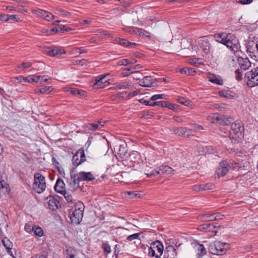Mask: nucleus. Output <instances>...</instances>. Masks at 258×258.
Instances as JSON below:
<instances>
[{
	"label": "nucleus",
	"instance_id": "1",
	"mask_svg": "<svg viewBox=\"0 0 258 258\" xmlns=\"http://www.w3.org/2000/svg\"><path fill=\"white\" fill-rule=\"evenodd\" d=\"M106 121L104 120H98V149L101 154L106 155L109 150L108 141L106 139L108 133L105 130H100L99 128L104 126Z\"/></svg>",
	"mask_w": 258,
	"mask_h": 258
},
{
	"label": "nucleus",
	"instance_id": "2",
	"mask_svg": "<svg viewBox=\"0 0 258 258\" xmlns=\"http://www.w3.org/2000/svg\"><path fill=\"white\" fill-rule=\"evenodd\" d=\"M229 247V244L227 243L215 241L210 244L208 250L212 254L221 255L226 253Z\"/></svg>",
	"mask_w": 258,
	"mask_h": 258
},
{
	"label": "nucleus",
	"instance_id": "3",
	"mask_svg": "<svg viewBox=\"0 0 258 258\" xmlns=\"http://www.w3.org/2000/svg\"><path fill=\"white\" fill-rule=\"evenodd\" d=\"M84 208L85 206L82 202L79 201L75 204V210L70 216L72 223L76 224L80 223L83 216Z\"/></svg>",
	"mask_w": 258,
	"mask_h": 258
},
{
	"label": "nucleus",
	"instance_id": "4",
	"mask_svg": "<svg viewBox=\"0 0 258 258\" xmlns=\"http://www.w3.org/2000/svg\"><path fill=\"white\" fill-rule=\"evenodd\" d=\"M164 246L158 240L152 242L148 249V254L152 258H160L162 255Z\"/></svg>",
	"mask_w": 258,
	"mask_h": 258
},
{
	"label": "nucleus",
	"instance_id": "5",
	"mask_svg": "<svg viewBox=\"0 0 258 258\" xmlns=\"http://www.w3.org/2000/svg\"><path fill=\"white\" fill-rule=\"evenodd\" d=\"M224 45L234 52H237L240 48V44L238 39L234 34L232 33L226 34L225 38Z\"/></svg>",
	"mask_w": 258,
	"mask_h": 258
},
{
	"label": "nucleus",
	"instance_id": "6",
	"mask_svg": "<svg viewBox=\"0 0 258 258\" xmlns=\"http://www.w3.org/2000/svg\"><path fill=\"white\" fill-rule=\"evenodd\" d=\"M33 189L38 194H41L46 188L45 177L40 173L34 174V182L33 184Z\"/></svg>",
	"mask_w": 258,
	"mask_h": 258
},
{
	"label": "nucleus",
	"instance_id": "7",
	"mask_svg": "<svg viewBox=\"0 0 258 258\" xmlns=\"http://www.w3.org/2000/svg\"><path fill=\"white\" fill-rule=\"evenodd\" d=\"M174 170L167 165H161L159 169L153 170L150 173H145L148 177L156 176L157 175L172 176L174 174Z\"/></svg>",
	"mask_w": 258,
	"mask_h": 258
},
{
	"label": "nucleus",
	"instance_id": "8",
	"mask_svg": "<svg viewBox=\"0 0 258 258\" xmlns=\"http://www.w3.org/2000/svg\"><path fill=\"white\" fill-rule=\"evenodd\" d=\"M244 78L247 80L248 87L258 86V67L252 69L250 71L245 73Z\"/></svg>",
	"mask_w": 258,
	"mask_h": 258
},
{
	"label": "nucleus",
	"instance_id": "9",
	"mask_svg": "<svg viewBox=\"0 0 258 258\" xmlns=\"http://www.w3.org/2000/svg\"><path fill=\"white\" fill-rule=\"evenodd\" d=\"M140 154L137 151H133L126 159L123 160L122 163L125 166L133 167L136 163H139Z\"/></svg>",
	"mask_w": 258,
	"mask_h": 258
},
{
	"label": "nucleus",
	"instance_id": "10",
	"mask_svg": "<svg viewBox=\"0 0 258 258\" xmlns=\"http://www.w3.org/2000/svg\"><path fill=\"white\" fill-rule=\"evenodd\" d=\"M231 169V166L226 161H223L219 163L216 170V174L219 178L226 175Z\"/></svg>",
	"mask_w": 258,
	"mask_h": 258
},
{
	"label": "nucleus",
	"instance_id": "11",
	"mask_svg": "<svg viewBox=\"0 0 258 258\" xmlns=\"http://www.w3.org/2000/svg\"><path fill=\"white\" fill-rule=\"evenodd\" d=\"M243 126L239 122H235L231 125V135H234L237 138H241L243 136Z\"/></svg>",
	"mask_w": 258,
	"mask_h": 258
},
{
	"label": "nucleus",
	"instance_id": "12",
	"mask_svg": "<svg viewBox=\"0 0 258 258\" xmlns=\"http://www.w3.org/2000/svg\"><path fill=\"white\" fill-rule=\"evenodd\" d=\"M85 160L86 157L84 151L82 149H80L73 156L72 163L75 167H77Z\"/></svg>",
	"mask_w": 258,
	"mask_h": 258
},
{
	"label": "nucleus",
	"instance_id": "13",
	"mask_svg": "<svg viewBox=\"0 0 258 258\" xmlns=\"http://www.w3.org/2000/svg\"><path fill=\"white\" fill-rule=\"evenodd\" d=\"M212 122L220 124L226 125L230 122L229 118L225 117L223 114L219 113H214L212 116Z\"/></svg>",
	"mask_w": 258,
	"mask_h": 258
},
{
	"label": "nucleus",
	"instance_id": "14",
	"mask_svg": "<svg viewBox=\"0 0 258 258\" xmlns=\"http://www.w3.org/2000/svg\"><path fill=\"white\" fill-rule=\"evenodd\" d=\"M71 177L68 180L69 185L71 190H75L79 187L80 180L78 178V176L73 170L71 171Z\"/></svg>",
	"mask_w": 258,
	"mask_h": 258
},
{
	"label": "nucleus",
	"instance_id": "15",
	"mask_svg": "<svg viewBox=\"0 0 258 258\" xmlns=\"http://www.w3.org/2000/svg\"><path fill=\"white\" fill-rule=\"evenodd\" d=\"M114 152L122 159H123L126 155L127 149L125 144H120L117 143L114 146Z\"/></svg>",
	"mask_w": 258,
	"mask_h": 258
},
{
	"label": "nucleus",
	"instance_id": "16",
	"mask_svg": "<svg viewBox=\"0 0 258 258\" xmlns=\"http://www.w3.org/2000/svg\"><path fill=\"white\" fill-rule=\"evenodd\" d=\"M218 226L213 223L204 224L199 226L198 229L201 231H211L213 236L216 235L218 232L215 230Z\"/></svg>",
	"mask_w": 258,
	"mask_h": 258
},
{
	"label": "nucleus",
	"instance_id": "17",
	"mask_svg": "<svg viewBox=\"0 0 258 258\" xmlns=\"http://www.w3.org/2000/svg\"><path fill=\"white\" fill-rule=\"evenodd\" d=\"M139 84L144 87H150L156 85V81L152 77L146 76L140 80Z\"/></svg>",
	"mask_w": 258,
	"mask_h": 258
},
{
	"label": "nucleus",
	"instance_id": "18",
	"mask_svg": "<svg viewBox=\"0 0 258 258\" xmlns=\"http://www.w3.org/2000/svg\"><path fill=\"white\" fill-rule=\"evenodd\" d=\"M198 44L204 52L208 54L210 51V44L209 40L205 38H201L198 41Z\"/></svg>",
	"mask_w": 258,
	"mask_h": 258
},
{
	"label": "nucleus",
	"instance_id": "19",
	"mask_svg": "<svg viewBox=\"0 0 258 258\" xmlns=\"http://www.w3.org/2000/svg\"><path fill=\"white\" fill-rule=\"evenodd\" d=\"M47 199H49L47 202L49 209L55 211L60 206L59 201L56 198L50 196Z\"/></svg>",
	"mask_w": 258,
	"mask_h": 258
},
{
	"label": "nucleus",
	"instance_id": "20",
	"mask_svg": "<svg viewBox=\"0 0 258 258\" xmlns=\"http://www.w3.org/2000/svg\"><path fill=\"white\" fill-rule=\"evenodd\" d=\"M176 255V249L173 245H170L165 250L164 258H175Z\"/></svg>",
	"mask_w": 258,
	"mask_h": 258
},
{
	"label": "nucleus",
	"instance_id": "21",
	"mask_svg": "<svg viewBox=\"0 0 258 258\" xmlns=\"http://www.w3.org/2000/svg\"><path fill=\"white\" fill-rule=\"evenodd\" d=\"M237 62L241 70H246L251 66V62L247 57H238Z\"/></svg>",
	"mask_w": 258,
	"mask_h": 258
},
{
	"label": "nucleus",
	"instance_id": "22",
	"mask_svg": "<svg viewBox=\"0 0 258 258\" xmlns=\"http://www.w3.org/2000/svg\"><path fill=\"white\" fill-rule=\"evenodd\" d=\"M108 76V74H106L98 76V89L103 88L109 85V79L107 78Z\"/></svg>",
	"mask_w": 258,
	"mask_h": 258
},
{
	"label": "nucleus",
	"instance_id": "23",
	"mask_svg": "<svg viewBox=\"0 0 258 258\" xmlns=\"http://www.w3.org/2000/svg\"><path fill=\"white\" fill-rule=\"evenodd\" d=\"M80 181H92L95 179V177L89 172H80L78 174H77Z\"/></svg>",
	"mask_w": 258,
	"mask_h": 258
},
{
	"label": "nucleus",
	"instance_id": "24",
	"mask_svg": "<svg viewBox=\"0 0 258 258\" xmlns=\"http://www.w3.org/2000/svg\"><path fill=\"white\" fill-rule=\"evenodd\" d=\"M64 186L65 184L63 180L60 178H58L54 186V189L56 192L62 194L66 191Z\"/></svg>",
	"mask_w": 258,
	"mask_h": 258
},
{
	"label": "nucleus",
	"instance_id": "25",
	"mask_svg": "<svg viewBox=\"0 0 258 258\" xmlns=\"http://www.w3.org/2000/svg\"><path fill=\"white\" fill-rule=\"evenodd\" d=\"M2 242L5 247L6 248L8 253L14 257L13 254L11 250L13 247L12 242H11L10 240L7 237H5L3 239Z\"/></svg>",
	"mask_w": 258,
	"mask_h": 258
},
{
	"label": "nucleus",
	"instance_id": "26",
	"mask_svg": "<svg viewBox=\"0 0 258 258\" xmlns=\"http://www.w3.org/2000/svg\"><path fill=\"white\" fill-rule=\"evenodd\" d=\"M247 51L250 53H252L255 56L254 54L256 53L257 51V43H254L253 41H249L246 45Z\"/></svg>",
	"mask_w": 258,
	"mask_h": 258
},
{
	"label": "nucleus",
	"instance_id": "27",
	"mask_svg": "<svg viewBox=\"0 0 258 258\" xmlns=\"http://www.w3.org/2000/svg\"><path fill=\"white\" fill-rule=\"evenodd\" d=\"M209 81L213 83L219 85H222L223 84V79L219 76L212 75L209 77Z\"/></svg>",
	"mask_w": 258,
	"mask_h": 258
},
{
	"label": "nucleus",
	"instance_id": "28",
	"mask_svg": "<svg viewBox=\"0 0 258 258\" xmlns=\"http://www.w3.org/2000/svg\"><path fill=\"white\" fill-rule=\"evenodd\" d=\"M134 33L135 34H138L144 38H151L150 33L149 32L141 28H136L134 30Z\"/></svg>",
	"mask_w": 258,
	"mask_h": 258
},
{
	"label": "nucleus",
	"instance_id": "29",
	"mask_svg": "<svg viewBox=\"0 0 258 258\" xmlns=\"http://www.w3.org/2000/svg\"><path fill=\"white\" fill-rule=\"evenodd\" d=\"M115 86L117 89H130L133 87L132 83H128L126 82L116 83L115 84Z\"/></svg>",
	"mask_w": 258,
	"mask_h": 258
},
{
	"label": "nucleus",
	"instance_id": "30",
	"mask_svg": "<svg viewBox=\"0 0 258 258\" xmlns=\"http://www.w3.org/2000/svg\"><path fill=\"white\" fill-rule=\"evenodd\" d=\"M153 104H154V106H158L162 107H167L170 109H173L174 106L172 104L170 103L169 102L161 101L154 102Z\"/></svg>",
	"mask_w": 258,
	"mask_h": 258
},
{
	"label": "nucleus",
	"instance_id": "31",
	"mask_svg": "<svg viewBox=\"0 0 258 258\" xmlns=\"http://www.w3.org/2000/svg\"><path fill=\"white\" fill-rule=\"evenodd\" d=\"M219 95L223 97L228 99H231L234 97L233 93L229 90H221L218 92Z\"/></svg>",
	"mask_w": 258,
	"mask_h": 258
},
{
	"label": "nucleus",
	"instance_id": "32",
	"mask_svg": "<svg viewBox=\"0 0 258 258\" xmlns=\"http://www.w3.org/2000/svg\"><path fill=\"white\" fill-rule=\"evenodd\" d=\"M47 53L50 55L55 56L57 55H60L62 53H66V51L58 48H54L51 49H49L47 51Z\"/></svg>",
	"mask_w": 258,
	"mask_h": 258
},
{
	"label": "nucleus",
	"instance_id": "33",
	"mask_svg": "<svg viewBox=\"0 0 258 258\" xmlns=\"http://www.w3.org/2000/svg\"><path fill=\"white\" fill-rule=\"evenodd\" d=\"M184 131H185V127H173L171 130L173 133L179 136H184Z\"/></svg>",
	"mask_w": 258,
	"mask_h": 258
},
{
	"label": "nucleus",
	"instance_id": "34",
	"mask_svg": "<svg viewBox=\"0 0 258 258\" xmlns=\"http://www.w3.org/2000/svg\"><path fill=\"white\" fill-rule=\"evenodd\" d=\"M226 37V34H216L214 35L216 41L217 42L220 43L224 45L225 41V38Z\"/></svg>",
	"mask_w": 258,
	"mask_h": 258
},
{
	"label": "nucleus",
	"instance_id": "35",
	"mask_svg": "<svg viewBox=\"0 0 258 258\" xmlns=\"http://www.w3.org/2000/svg\"><path fill=\"white\" fill-rule=\"evenodd\" d=\"M32 230L34 232L35 235L39 237H41L43 235V231L40 227L34 225L32 227Z\"/></svg>",
	"mask_w": 258,
	"mask_h": 258
},
{
	"label": "nucleus",
	"instance_id": "36",
	"mask_svg": "<svg viewBox=\"0 0 258 258\" xmlns=\"http://www.w3.org/2000/svg\"><path fill=\"white\" fill-rule=\"evenodd\" d=\"M32 12L33 13L36 14L38 16L40 17L45 18L47 11L42 10L41 9L33 10Z\"/></svg>",
	"mask_w": 258,
	"mask_h": 258
},
{
	"label": "nucleus",
	"instance_id": "37",
	"mask_svg": "<svg viewBox=\"0 0 258 258\" xmlns=\"http://www.w3.org/2000/svg\"><path fill=\"white\" fill-rule=\"evenodd\" d=\"M101 247L103 249V252L105 254H107L109 253L111 251L110 246L107 242L103 243Z\"/></svg>",
	"mask_w": 258,
	"mask_h": 258
},
{
	"label": "nucleus",
	"instance_id": "38",
	"mask_svg": "<svg viewBox=\"0 0 258 258\" xmlns=\"http://www.w3.org/2000/svg\"><path fill=\"white\" fill-rule=\"evenodd\" d=\"M167 95L165 94H156L151 97V101H156L158 99H166Z\"/></svg>",
	"mask_w": 258,
	"mask_h": 258
},
{
	"label": "nucleus",
	"instance_id": "39",
	"mask_svg": "<svg viewBox=\"0 0 258 258\" xmlns=\"http://www.w3.org/2000/svg\"><path fill=\"white\" fill-rule=\"evenodd\" d=\"M115 40L116 43H119L123 46H128V43H130V42L127 41L126 39L123 38H117Z\"/></svg>",
	"mask_w": 258,
	"mask_h": 258
},
{
	"label": "nucleus",
	"instance_id": "40",
	"mask_svg": "<svg viewBox=\"0 0 258 258\" xmlns=\"http://www.w3.org/2000/svg\"><path fill=\"white\" fill-rule=\"evenodd\" d=\"M71 93L72 94L76 95L78 94L80 96H84L85 95L86 92L82 90H78L76 89H72L71 90Z\"/></svg>",
	"mask_w": 258,
	"mask_h": 258
},
{
	"label": "nucleus",
	"instance_id": "41",
	"mask_svg": "<svg viewBox=\"0 0 258 258\" xmlns=\"http://www.w3.org/2000/svg\"><path fill=\"white\" fill-rule=\"evenodd\" d=\"M52 90L51 87L45 86L39 90V91L41 94H48Z\"/></svg>",
	"mask_w": 258,
	"mask_h": 258
},
{
	"label": "nucleus",
	"instance_id": "42",
	"mask_svg": "<svg viewBox=\"0 0 258 258\" xmlns=\"http://www.w3.org/2000/svg\"><path fill=\"white\" fill-rule=\"evenodd\" d=\"M198 254L201 256H203L206 253V249L203 244H199Z\"/></svg>",
	"mask_w": 258,
	"mask_h": 258
},
{
	"label": "nucleus",
	"instance_id": "43",
	"mask_svg": "<svg viewBox=\"0 0 258 258\" xmlns=\"http://www.w3.org/2000/svg\"><path fill=\"white\" fill-rule=\"evenodd\" d=\"M178 102L186 106H189L190 104V101L188 100H187L186 99L184 98V97H181L178 98Z\"/></svg>",
	"mask_w": 258,
	"mask_h": 258
},
{
	"label": "nucleus",
	"instance_id": "44",
	"mask_svg": "<svg viewBox=\"0 0 258 258\" xmlns=\"http://www.w3.org/2000/svg\"><path fill=\"white\" fill-rule=\"evenodd\" d=\"M56 14L62 16H67L70 15V13L68 12L61 9H56Z\"/></svg>",
	"mask_w": 258,
	"mask_h": 258
},
{
	"label": "nucleus",
	"instance_id": "45",
	"mask_svg": "<svg viewBox=\"0 0 258 258\" xmlns=\"http://www.w3.org/2000/svg\"><path fill=\"white\" fill-rule=\"evenodd\" d=\"M127 194L128 196V197L131 198H140L141 197V194L137 192L136 191H127Z\"/></svg>",
	"mask_w": 258,
	"mask_h": 258
},
{
	"label": "nucleus",
	"instance_id": "46",
	"mask_svg": "<svg viewBox=\"0 0 258 258\" xmlns=\"http://www.w3.org/2000/svg\"><path fill=\"white\" fill-rule=\"evenodd\" d=\"M153 101H151V100H146L143 98L139 100V102L141 103H143V104H145L146 105H149V106H154V104H153L154 103V102H153Z\"/></svg>",
	"mask_w": 258,
	"mask_h": 258
},
{
	"label": "nucleus",
	"instance_id": "47",
	"mask_svg": "<svg viewBox=\"0 0 258 258\" xmlns=\"http://www.w3.org/2000/svg\"><path fill=\"white\" fill-rule=\"evenodd\" d=\"M32 65V63L30 62H23L20 66H18V69L21 70H25L26 69L30 68Z\"/></svg>",
	"mask_w": 258,
	"mask_h": 258
},
{
	"label": "nucleus",
	"instance_id": "48",
	"mask_svg": "<svg viewBox=\"0 0 258 258\" xmlns=\"http://www.w3.org/2000/svg\"><path fill=\"white\" fill-rule=\"evenodd\" d=\"M142 68V66H141L140 64H137L134 67L130 68V70L128 71H131L133 72L134 73H139L140 72L139 70Z\"/></svg>",
	"mask_w": 258,
	"mask_h": 258
},
{
	"label": "nucleus",
	"instance_id": "49",
	"mask_svg": "<svg viewBox=\"0 0 258 258\" xmlns=\"http://www.w3.org/2000/svg\"><path fill=\"white\" fill-rule=\"evenodd\" d=\"M202 189L203 190H210L212 189L213 186V185L212 183H207L205 184H201Z\"/></svg>",
	"mask_w": 258,
	"mask_h": 258
},
{
	"label": "nucleus",
	"instance_id": "50",
	"mask_svg": "<svg viewBox=\"0 0 258 258\" xmlns=\"http://www.w3.org/2000/svg\"><path fill=\"white\" fill-rule=\"evenodd\" d=\"M61 194L64 196L65 199L68 202H72V201H73L72 196L68 192L65 191L64 192L62 193Z\"/></svg>",
	"mask_w": 258,
	"mask_h": 258
},
{
	"label": "nucleus",
	"instance_id": "51",
	"mask_svg": "<svg viewBox=\"0 0 258 258\" xmlns=\"http://www.w3.org/2000/svg\"><path fill=\"white\" fill-rule=\"evenodd\" d=\"M140 236V233H135L132 235L128 236L126 238V240L128 241H132L134 239H138Z\"/></svg>",
	"mask_w": 258,
	"mask_h": 258
},
{
	"label": "nucleus",
	"instance_id": "52",
	"mask_svg": "<svg viewBox=\"0 0 258 258\" xmlns=\"http://www.w3.org/2000/svg\"><path fill=\"white\" fill-rule=\"evenodd\" d=\"M131 61L127 59H122L118 61L117 64L119 66H127V64H130Z\"/></svg>",
	"mask_w": 258,
	"mask_h": 258
},
{
	"label": "nucleus",
	"instance_id": "53",
	"mask_svg": "<svg viewBox=\"0 0 258 258\" xmlns=\"http://www.w3.org/2000/svg\"><path fill=\"white\" fill-rule=\"evenodd\" d=\"M185 135H184V137H188L191 135H193V133L195 132L193 130L189 129L185 127V131H184Z\"/></svg>",
	"mask_w": 258,
	"mask_h": 258
},
{
	"label": "nucleus",
	"instance_id": "54",
	"mask_svg": "<svg viewBox=\"0 0 258 258\" xmlns=\"http://www.w3.org/2000/svg\"><path fill=\"white\" fill-rule=\"evenodd\" d=\"M191 71H192V69L190 70L189 69H188L187 68H184L181 69L180 70V72L181 74H184L186 75H190L191 73Z\"/></svg>",
	"mask_w": 258,
	"mask_h": 258
},
{
	"label": "nucleus",
	"instance_id": "55",
	"mask_svg": "<svg viewBox=\"0 0 258 258\" xmlns=\"http://www.w3.org/2000/svg\"><path fill=\"white\" fill-rule=\"evenodd\" d=\"M129 70H130V68L129 69H124L122 71V74L123 75V76H127L128 75H130L131 74H133V72L131 71H128Z\"/></svg>",
	"mask_w": 258,
	"mask_h": 258
},
{
	"label": "nucleus",
	"instance_id": "56",
	"mask_svg": "<svg viewBox=\"0 0 258 258\" xmlns=\"http://www.w3.org/2000/svg\"><path fill=\"white\" fill-rule=\"evenodd\" d=\"M200 60V59H199V58H190L189 59V63H190L191 64L197 66L198 64L200 63V62H199Z\"/></svg>",
	"mask_w": 258,
	"mask_h": 258
},
{
	"label": "nucleus",
	"instance_id": "57",
	"mask_svg": "<svg viewBox=\"0 0 258 258\" xmlns=\"http://www.w3.org/2000/svg\"><path fill=\"white\" fill-rule=\"evenodd\" d=\"M235 74L236 80H237L238 81H240L242 79L241 72H240L239 69H237L236 70Z\"/></svg>",
	"mask_w": 258,
	"mask_h": 258
},
{
	"label": "nucleus",
	"instance_id": "58",
	"mask_svg": "<svg viewBox=\"0 0 258 258\" xmlns=\"http://www.w3.org/2000/svg\"><path fill=\"white\" fill-rule=\"evenodd\" d=\"M209 214H205L199 216V219L202 221H208Z\"/></svg>",
	"mask_w": 258,
	"mask_h": 258
},
{
	"label": "nucleus",
	"instance_id": "59",
	"mask_svg": "<svg viewBox=\"0 0 258 258\" xmlns=\"http://www.w3.org/2000/svg\"><path fill=\"white\" fill-rule=\"evenodd\" d=\"M9 17V20H13V21H18L20 20V18H18V15H8Z\"/></svg>",
	"mask_w": 258,
	"mask_h": 258
},
{
	"label": "nucleus",
	"instance_id": "60",
	"mask_svg": "<svg viewBox=\"0 0 258 258\" xmlns=\"http://www.w3.org/2000/svg\"><path fill=\"white\" fill-rule=\"evenodd\" d=\"M237 3L247 5L249 4L252 2V0H237Z\"/></svg>",
	"mask_w": 258,
	"mask_h": 258
},
{
	"label": "nucleus",
	"instance_id": "61",
	"mask_svg": "<svg viewBox=\"0 0 258 258\" xmlns=\"http://www.w3.org/2000/svg\"><path fill=\"white\" fill-rule=\"evenodd\" d=\"M75 64L78 65L80 64L81 66H84L86 63V60L85 59H82V60H77L74 62Z\"/></svg>",
	"mask_w": 258,
	"mask_h": 258
},
{
	"label": "nucleus",
	"instance_id": "62",
	"mask_svg": "<svg viewBox=\"0 0 258 258\" xmlns=\"http://www.w3.org/2000/svg\"><path fill=\"white\" fill-rule=\"evenodd\" d=\"M44 19L45 20H46L47 21H49L52 20L53 19V16L52 14H51V13H50L47 11V14H46V16H45Z\"/></svg>",
	"mask_w": 258,
	"mask_h": 258
},
{
	"label": "nucleus",
	"instance_id": "63",
	"mask_svg": "<svg viewBox=\"0 0 258 258\" xmlns=\"http://www.w3.org/2000/svg\"><path fill=\"white\" fill-rule=\"evenodd\" d=\"M133 74H134V76H133V78L134 80H141L140 79L142 77V74L141 73L139 72V73H134Z\"/></svg>",
	"mask_w": 258,
	"mask_h": 258
},
{
	"label": "nucleus",
	"instance_id": "64",
	"mask_svg": "<svg viewBox=\"0 0 258 258\" xmlns=\"http://www.w3.org/2000/svg\"><path fill=\"white\" fill-rule=\"evenodd\" d=\"M8 15L1 14L0 15V20L3 21L7 22L9 21Z\"/></svg>",
	"mask_w": 258,
	"mask_h": 258
}]
</instances>
